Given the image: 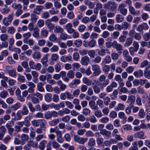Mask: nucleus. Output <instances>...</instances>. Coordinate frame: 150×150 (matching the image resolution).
<instances>
[{
	"label": "nucleus",
	"mask_w": 150,
	"mask_h": 150,
	"mask_svg": "<svg viewBox=\"0 0 150 150\" xmlns=\"http://www.w3.org/2000/svg\"><path fill=\"white\" fill-rule=\"evenodd\" d=\"M124 19V17L122 15L118 14L116 16L115 21L117 23L121 22L123 21Z\"/></svg>",
	"instance_id": "412c9836"
},
{
	"label": "nucleus",
	"mask_w": 150,
	"mask_h": 150,
	"mask_svg": "<svg viewBox=\"0 0 150 150\" xmlns=\"http://www.w3.org/2000/svg\"><path fill=\"white\" fill-rule=\"evenodd\" d=\"M99 85V84L98 86L96 85H94L93 86V89L95 93L97 94L99 93L100 91V88H99L98 86Z\"/></svg>",
	"instance_id": "c03bdc74"
},
{
	"label": "nucleus",
	"mask_w": 150,
	"mask_h": 150,
	"mask_svg": "<svg viewBox=\"0 0 150 150\" xmlns=\"http://www.w3.org/2000/svg\"><path fill=\"white\" fill-rule=\"evenodd\" d=\"M47 141L43 140L41 141L39 144L38 147L40 150H44L45 147V145L47 143Z\"/></svg>",
	"instance_id": "4468645a"
},
{
	"label": "nucleus",
	"mask_w": 150,
	"mask_h": 150,
	"mask_svg": "<svg viewBox=\"0 0 150 150\" xmlns=\"http://www.w3.org/2000/svg\"><path fill=\"white\" fill-rule=\"evenodd\" d=\"M44 115L45 118L46 119H49L52 117L51 112L49 111L46 112Z\"/></svg>",
	"instance_id": "13d9d810"
},
{
	"label": "nucleus",
	"mask_w": 150,
	"mask_h": 150,
	"mask_svg": "<svg viewBox=\"0 0 150 150\" xmlns=\"http://www.w3.org/2000/svg\"><path fill=\"white\" fill-rule=\"evenodd\" d=\"M18 77L17 80L20 82L23 83L25 82V78L24 76H21L20 74H18Z\"/></svg>",
	"instance_id": "603ef678"
},
{
	"label": "nucleus",
	"mask_w": 150,
	"mask_h": 150,
	"mask_svg": "<svg viewBox=\"0 0 150 150\" xmlns=\"http://www.w3.org/2000/svg\"><path fill=\"white\" fill-rule=\"evenodd\" d=\"M67 75L70 79H73L74 77L75 73L72 70L69 71L67 73Z\"/></svg>",
	"instance_id": "58836bf2"
},
{
	"label": "nucleus",
	"mask_w": 150,
	"mask_h": 150,
	"mask_svg": "<svg viewBox=\"0 0 150 150\" xmlns=\"http://www.w3.org/2000/svg\"><path fill=\"white\" fill-rule=\"evenodd\" d=\"M113 48H115L118 51H120V53H121L122 52H121V51L122 50V47L120 44H118L116 41H114V44L113 47Z\"/></svg>",
	"instance_id": "9b49d317"
},
{
	"label": "nucleus",
	"mask_w": 150,
	"mask_h": 150,
	"mask_svg": "<svg viewBox=\"0 0 150 150\" xmlns=\"http://www.w3.org/2000/svg\"><path fill=\"white\" fill-rule=\"evenodd\" d=\"M141 96L143 98V102H145V100L148 98V95L144 91H143L141 90Z\"/></svg>",
	"instance_id": "49530a36"
},
{
	"label": "nucleus",
	"mask_w": 150,
	"mask_h": 150,
	"mask_svg": "<svg viewBox=\"0 0 150 150\" xmlns=\"http://www.w3.org/2000/svg\"><path fill=\"white\" fill-rule=\"evenodd\" d=\"M117 6V4L113 1H108L107 4L104 5V8L106 9L112 11L116 10Z\"/></svg>",
	"instance_id": "f257e3e1"
},
{
	"label": "nucleus",
	"mask_w": 150,
	"mask_h": 150,
	"mask_svg": "<svg viewBox=\"0 0 150 150\" xmlns=\"http://www.w3.org/2000/svg\"><path fill=\"white\" fill-rule=\"evenodd\" d=\"M109 80L107 79L103 81V83H100L99 85L100 86V88L101 89H103L104 87H106L107 85L109 84Z\"/></svg>",
	"instance_id": "4be33fe9"
},
{
	"label": "nucleus",
	"mask_w": 150,
	"mask_h": 150,
	"mask_svg": "<svg viewBox=\"0 0 150 150\" xmlns=\"http://www.w3.org/2000/svg\"><path fill=\"white\" fill-rule=\"evenodd\" d=\"M21 107V103H17L11 106V108L13 110H16L19 109Z\"/></svg>",
	"instance_id": "473e14b6"
},
{
	"label": "nucleus",
	"mask_w": 150,
	"mask_h": 150,
	"mask_svg": "<svg viewBox=\"0 0 150 150\" xmlns=\"http://www.w3.org/2000/svg\"><path fill=\"white\" fill-rule=\"evenodd\" d=\"M6 131V129L4 126H0V140H2Z\"/></svg>",
	"instance_id": "9d476101"
},
{
	"label": "nucleus",
	"mask_w": 150,
	"mask_h": 150,
	"mask_svg": "<svg viewBox=\"0 0 150 150\" xmlns=\"http://www.w3.org/2000/svg\"><path fill=\"white\" fill-rule=\"evenodd\" d=\"M74 139L75 142L80 144H83L87 141L88 139L87 138L81 137L76 135L74 136Z\"/></svg>",
	"instance_id": "f03ea898"
},
{
	"label": "nucleus",
	"mask_w": 150,
	"mask_h": 150,
	"mask_svg": "<svg viewBox=\"0 0 150 150\" xmlns=\"http://www.w3.org/2000/svg\"><path fill=\"white\" fill-rule=\"evenodd\" d=\"M43 85V84L42 83H38L37 85V89L38 90L41 92H43L44 91V88L42 87V86Z\"/></svg>",
	"instance_id": "864d4df0"
},
{
	"label": "nucleus",
	"mask_w": 150,
	"mask_h": 150,
	"mask_svg": "<svg viewBox=\"0 0 150 150\" xmlns=\"http://www.w3.org/2000/svg\"><path fill=\"white\" fill-rule=\"evenodd\" d=\"M133 40L132 38L131 37L127 38L125 44L124 46H129L132 43Z\"/></svg>",
	"instance_id": "2f4dec72"
},
{
	"label": "nucleus",
	"mask_w": 150,
	"mask_h": 150,
	"mask_svg": "<svg viewBox=\"0 0 150 150\" xmlns=\"http://www.w3.org/2000/svg\"><path fill=\"white\" fill-rule=\"evenodd\" d=\"M45 24L47 26L48 28L50 30H52L54 28V25L52 24L50 21V20L48 19L45 21Z\"/></svg>",
	"instance_id": "aec40b11"
},
{
	"label": "nucleus",
	"mask_w": 150,
	"mask_h": 150,
	"mask_svg": "<svg viewBox=\"0 0 150 150\" xmlns=\"http://www.w3.org/2000/svg\"><path fill=\"white\" fill-rule=\"evenodd\" d=\"M43 7L42 5H37L36 8H35L33 12L35 14H39L41 11L43 9Z\"/></svg>",
	"instance_id": "a211bd4d"
},
{
	"label": "nucleus",
	"mask_w": 150,
	"mask_h": 150,
	"mask_svg": "<svg viewBox=\"0 0 150 150\" xmlns=\"http://www.w3.org/2000/svg\"><path fill=\"white\" fill-rule=\"evenodd\" d=\"M89 105L90 107L94 111L98 110V107L95 104V103L94 101L91 100L89 102Z\"/></svg>",
	"instance_id": "6ab92c4d"
},
{
	"label": "nucleus",
	"mask_w": 150,
	"mask_h": 150,
	"mask_svg": "<svg viewBox=\"0 0 150 150\" xmlns=\"http://www.w3.org/2000/svg\"><path fill=\"white\" fill-rule=\"evenodd\" d=\"M57 83L59 86V88L61 90L63 91L66 88V85L63 84L61 80L58 81L57 82Z\"/></svg>",
	"instance_id": "b1692460"
},
{
	"label": "nucleus",
	"mask_w": 150,
	"mask_h": 150,
	"mask_svg": "<svg viewBox=\"0 0 150 150\" xmlns=\"http://www.w3.org/2000/svg\"><path fill=\"white\" fill-rule=\"evenodd\" d=\"M72 25L71 23L67 24L65 26L64 29L67 32L70 34H72L75 31V30L72 28Z\"/></svg>",
	"instance_id": "39448f33"
},
{
	"label": "nucleus",
	"mask_w": 150,
	"mask_h": 150,
	"mask_svg": "<svg viewBox=\"0 0 150 150\" xmlns=\"http://www.w3.org/2000/svg\"><path fill=\"white\" fill-rule=\"evenodd\" d=\"M28 107L30 111L32 112H34L35 111V108L33 107V105L31 102H29L27 103Z\"/></svg>",
	"instance_id": "052dcab7"
},
{
	"label": "nucleus",
	"mask_w": 150,
	"mask_h": 150,
	"mask_svg": "<svg viewBox=\"0 0 150 150\" xmlns=\"http://www.w3.org/2000/svg\"><path fill=\"white\" fill-rule=\"evenodd\" d=\"M11 6L12 8L15 9H17L22 8V6L21 4H16L15 3L12 4Z\"/></svg>",
	"instance_id": "e433bc0d"
},
{
	"label": "nucleus",
	"mask_w": 150,
	"mask_h": 150,
	"mask_svg": "<svg viewBox=\"0 0 150 150\" xmlns=\"http://www.w3.org/2000/svg\"><path fill=\"white\" fill-rule=\"evenodd\" d=\"M89 47H95L96 45V41L93 39H92L88 42Z\"/></svg>",
	"instance_id": "680f3d73"
},
{
	"label": "nucleus",
	"mask_w": 150,
	"mask_h": 150,
	"mask_svg": "<svg viewBox=\"0 0 150 150\" xmlns=\"http://www.w3.org/2000/svg\"><path fill=\"white\" fill-rule=\"evenodd\" d=\"M90 110L89 109L85 108L83 109L82 113L83 115L85 116H87L90 115Z\"/></svg>",
	"instance_id": "09e8293b"
},
{
	"label": "nucleus",
	"mask_w": 150,
	"mask_h": 150,
	"mask_svg": "<svg viewBox=\"0 0 150 150\" xmlns=\"http://www.w3.org/2000/svg\"><path fill=\"white\" fill-rule=\"evenodd\" d=\"M143 9L146 11H150V4H147L143 6Z\"/></svg>",
	"instance_id": "774afa93"
},
{
	"label": "nucleus",
	"mask_w": 150,
	"mask_h": 150,
	"mask_svg": "<svg viewBox=\"0 0 150 150\" xmlns=\"http://www.w3.org/2000/svg\"><path fill=\"white\" fill-rule=\"evenodd\" d=\"M95 144V139L93 138H91L89 140L88 145L90 147L93 146Z\"/></svg>",
	"instance_id": "a19ab883"
},
{
	"label": "nucleus",
	"mask_w": 150,
	"mask_h": 150,
	"mask_svg": "<svg viewBox=\"0 0 150 150\" xmlns=\"http://www.w3.org/2000/svg\"><path fill=\"white\" fill-rule=\"evenodd\" d=\"M81 82L80 80L79 79H75L72 81V82L70 84V86L71 87H73L75 85L79 84Z\"/></svg>",
	"instance_id": "c9c22d12"
},
{
	"label": "nucleus",
	"mask_w": 150,
	"mask_h": 150,
	"mask_svg": "<svg viewBox=\"0 0 150 150\" xmlns=\"http://www.w3.org/2000/svg\"><path fill=\"white\" fill-rule=\"evenodd\" d=\"M8 95V93L7 91L6 90L3 91L0 93V96L3 98H5Z\"/></svg>",
	"instance_id": "3c124183"
},
{
	"label": "nucleus",
	"mask_w": 150,
	"mask_h": 150,
	"mask_svg": "<svg viewBox=\"0 0 150 150\" xmlns=\"http://www.w3.org/2000/svg\"><path fill=\"white\" fill-rule=\"evenodd\" d=\"M59 122V119H54L49 122V124L50 125L54 126L56 125Z\"/></svg>",
	"instance_id": "c756f323"
},
{
	"label": "nucleus",
	"mask_w": 150,
	"mask_h": 150,
	"mask_svg": "<svg viewBox=\"0 0 150 150\" xmlns=\"http://www.w3.org/2000/svg\"><path fill=\"white\" fill-rule=\"evenodd\" d=\"M38 18V16H36L35 14H32L31 15V20L33 23H36Z\"/></svg>",
	"instance_id": "e2e57ef3"
},
{
	"label": "nucleus",
	"mask_w": 150,
	"mask_h": 150,
	"mask_svg": "<svg viewBox=\"0 0 150 150\" xmlns=\"http://www.w3.org/2000/svg\"><path fill=\"white\" fill-rule=\"evenodd\" d=\"M52 145L53 147L55 149H57L59 148L60 145L57 142L54 140L52 143Z\"/></svg>",
	"instance_id": "bf43d9fd"
},
{
	"label": "nucleus",
	"mask_w": 150,
	"mask_h": 150,
	"mask_svg": "<svg viewBox=\"0 0 150 150\" xmlns=\"http://www.w3.org/2000/svg\"><path fill=\"white\" fill-rule=\"evenodd\" d=\"M70 110L67 108H64L62 110H59L58 112V115L61 116H63L64 114H67L70 113Z\"/></svg>",
	"instance_id": "0eeeda50"
},
{
	"label": "nucleus",
	"mask_w": 150,
	"mask_h": 150,
	"mask_svg": "<svg viewBox=\"0 0 150 150\" xmlns=\"http://www.w3.org/2000/svg\"><path fill=\"white\" fill-rule=\"evenodd\" d=\"M0 38L1 41H5L8 39V35L6 34H2L0 35Z\"/></svg>",
	"instance_id": "69168bd1"
},
{
	"label": "nucleus",
	"mask_w": 150,
	"mask_h": 150,
	"mask_svg": "<svg viewBox=\"0 0 150 150\" xmlns=\"http://www.w3.org/2000/svg\"><path fill=\"white\" fill-rule=\"evenodd\" d=\"M4 71L7 73L9 75L12 77H14L16 76L17 72L15 68H13L10 70H4Z\"/></svg>",
	"instance_id": "6e6552de"
},
{
	"label": "nucleus",
	"mask_w": 150,
	"mask_h": 150,
	"mask_svg": "<svg viewBox=\"0 0 150 150\" xmlns=\"http://www.w3.org/2000/svg\"><path fill=\"white\" fill-rule=\"evenodd\" d=\"M83 82L86 84L87 86L91 85L92 81L91 80H89L86 78H83L82 80Z\"/></svg>",
	"instance_id": "7c9ffc66"
},
{
	"label": "nucleus",
	"mask_w": 150,
	"mask_h": 150,
	"mask_svg": "<svg viewBox=\"0 0 150 150\" xmlns=\"http://www.w3.org/2000/svg\"><path fill=\"white\" fill-rule=\"evenodd\" d=\"M47 122L44 119H40L39 122V125L40 127L42 129V130L45 131L47 128L46 127V124Z\"/></svg>",
	"instance_id": "ddd939ff"
},
{
	"label": "nucleus",
	"mask_w": 150,
	"mask_h": 150,
	"mask_svg": "<svg viewBox=\"0 0 150 150\" xmlns=\"http://www.w3.org/2000/svg\"><path fill=\"white\" fill-rule=\"evenodd\" d=\"M144 75L146 78L149 79L150 78V69L148 70L147 69H145L144 71Z\"/></svg>",
	"instance_id": "6e6d98bb"
},
{
	"label": "nucleus",
	"mask_w": 150,
	"mask_h": 150,
	"mask_svg": "<svg viewBox=\"0 0 150 150\" xmlns=\"http://www.w3.org/2000/svg\"><path fill=\"white\" fill-rule=\"evenodd\" d=\"M108 51V49H102L99 50L98 52V54L100 55L103 56L105 55L106 53L105 51L107 52Z\"/></svg>",
	"instance_id": "8fccbe9b"
},
{
	"label": "nucleus",
	"mask_w": 150,
	"mask_h": 150,
	"mask_svg": "<svg viewBox=\"0 0 150 150\" xmlns=\"http://www.w3.org/2000/svg\"><path fill=\"white\" fill-rule=\"evenodd\" d=\"M89 61V58L88 56H84L81 57V63L83 65H87Z\"/></svg>",
	"instance_id": "423d86ee"
},
{
	"label": "nucleus",
	"mask_w": 150,
	"mask_h": 150,
	"mask_svg": "<svg viewBox=\"0 0 150 150\" xmlns=\"http://www.w3.org/2000/svg\"><path fill=\"white\" fill-rule=\"evenodd\" d=\"M13 19V15L10 14L7 17L3 19L2 23L5 25L8 26L11 23Z\"/></svg>",
	"instance_id": "7ed1b4c3"
},
{
	"label": "nucleus",
	"mask_w": 150,
	"mask_h": 150,
	"mask_svg": "<svg viewBox=\"0 0 150 150\" xmlns=\"http://www.w3.org/2000/svg\"><path fill=\"white\" fill-rule=\"evenodd\" d=\"M31 117L30 116L26 117L24 121H23V124L25 126L27 127H29L30 125V120Z\"/></svg>",
	"instance_id": "dca6fc26"
},
{
	"label": "nucleus",
	"mask_w": 150,
	"mask_h": 150,
	"mask_svg": "<svg viewBox=\"0 0 150 150\" xmlns=\"http://www.w3.org/2000/svg\"><path fill=\"white\" fill-rule=\"evenodd\" d=\"M54 28V32L56 33H62L64 32L63 29L59 25L56 26Z\"/></svg>",
	"instance_id": "5701e85b"
},
{
	"label": "nucleus",
	"mask_w": 150,
	"mask_h": 150,
	"mask_svg": "<svg viewBox=\"0 0 150 150\" xmlns=\"http://www.w3.org/2000/svg\"><path fill=\"white\" fill-rule=\"evenodd\" d=\"M39 29L38 27H35L34 29V32L33 33V36L35 38H38L39 36Z\"/></svg>",
	"instance_id": "a878e982"
},
{
	"label": "nucleus",
	"mask_w": 150,
	"mask_h": 150,
	"mask_svg": "<svg viewBox=\"0 0 150 150\" xmlns=\"http://www.w3.org/2000/svg\"><path fill=\"white\" fill-rule=\"evenodd\" d=\"M48 30L46 29H42L41 32V35L43 38L46 37L48 34Z\"/></svg>",
	"instance_id": "a18cd8bd"
},
{
	"label": "nucleus",
	"mask_w": 150,
	"mask_h": 150,
	"mask_svg": "<svg viewBox=\"0 0 150 150\" xmlns=\"http://www.w3.org/2000/svg\"><path fill=\"white\" fill-rule=\"evenodd\" d=\"M21 141L23 142V145L25 143V141L28 140V136L27 135L23 134L21 136Z\"/></svg>",
	"instance_id": "79ce46f5"
},
{
	"label": "nucleus",
	"mask_w": 150,
	"mask_h": 150,
	"mask_svg": "<svg viewBox=\"0 0 150 150\" xmlns=\"http://www.w3.org/2000/svg\"><path fill=\"white\" fill-rule=\"evenodd\" d=\"M103 65V70L105 73H108L110 70V65L105 64H102Z\"/></svg>",
	"instance_id": "c85d7f7f"
},
{
	"label": "nucleus",
	"mask_w": 150,
	"mask_h": 150,
	"mask_svg": "<svg viewBox=\"0 0 150 150\" xmlns=\"http://www.w3.org/2000/svg\"><path fill=\"white\" fill-rule=\"evenodd\" d=\"M56 133L57 135V140L59 143H63L64 140L62 136V133L61 132L59 131H57L56 132Z\"/></svg>",
	"instance_id": "1a4fd4ad"
},
{
	"label": "nucleus",
	"mask_w": 150,
	"mask_h": 150,
	"mask_svg": "<svg viewBox=\"0 0 150 150\" xmlns=\"http://www.w3.org/2000/svg\"><path fill=\"white\" fill-rule=\"evenodd\" d=\"M33 57L35 59H39L40 58L41 53L39 52H36L33 53L32 54Z\"/></svg>",
	"instance_id": "72a5a7b5"
},
{
	"label": "nucleus",
	"mask_w": 150,
	"mask_h": 150,
	"mask_svg": "<svg viewBox=\"0 0 150 150\" xmlns=\"http://www.w3.org/2000/svg\"><path fill=\"white\" fill-rule=\"evenodd\" d=\"M111 62V59L110 57L107 55L106 56L103 60L102 62V64H109Z\"/></svg>",
	"instance_id": "2eb2a0df"
},
{
	"label": "nucleus",
	"mask_w": 150,
	"mask_h": 150,
	"mask_svg": "<svg viewBox=\"0 0 150 150\" xmlns=\"http://www.w3.org/2000/svg\"><path fill=\"white\" fill-rule=\"evenodd\" d=\"M14 143L15 144H21V145H23V142H22L21 140H20L19 139L17 138H15L14 140Z\"/></svg>",
	"instance_id": "0e129e2a"
},
{
	"label": "nucleus",
	"mask_w": 150,
	"mask_h": 150,
	"mask_svg": "<svg viewBox=\"0 0 150 150\" xmlns=\"http://www.w3.org/2000/svg\"><path fill=\"white\" fill-rule=\"evenodd\" d=\"M129 10L131 13L133 15H135L137 13L139 14L140 13L139 11H137L138 13H137V12L135 11V9L132 6L129 7Z\"/></svg>",
	"instance_id": "37998d69"
},
{
	"label": "nucleus",
	"mask_w": 150,
	"mask_h": 150,
	"mask_svg": "<svg viewBox=\"0 0 150 150\" xmlns=\"http://www.w3.org/2000/svg\"><path fill=\"white\" fill-rule=\"evenodd\" d=\"M23 115L21 113L20 110L18 111L16 114V116L15 117V119L16 120H20L22 118Z\"/></svg>",
	"instance_id": "ea45409f"
},
{
	"label": "nucleus",
	"mask_w": 150,
	"mask_h": 150,
	"mask_svg": "<svg viewBox=\"0 0 150 150\" xmlns=\"http://www.w3.org/2000/svg\"><path fill=\"white\" fill-rule=\"evenodd\" d=\"M31 34L30 32H27L23 34V37L24 38L23 39V42L28 39L31 36Z\"/></svg>",
	"instance_id": "4c0bfd02"
},
{
	"label": "nucleus",
	"mask_w": 150,
	"mask_h": 150,
	"mask_svg": "<svg viewBox=\"0 0 150 150\" xmlns=\"http://www.w3.org/2000/svg\"><path fill=\"white\" fill-rule=\"evenodd\" d=\"M47 55H46L42 57L41 61V63L42 64L43 66L46 67L47 66V62H48V58L47 57Z\"/></svg>",
	"instance_id": "bb28decb"
},
{
	"label": "nucleus",
	"mask_w": 150,
	"mask_h": 150,
	"mask_svg": "<svg viewBox=\"0 0 150 150\" xmlns=\"http://www.w3.org/2000/svg\"><path fill=\"white\" fill-rule=\"evenodd\" d=\"M24 43H26L31 46L33 45L35 43V41L32 39H29L24 42Z\"/></svg>",
	"instance_id": "4d7b16f0"
},
{
	"label": "nucleus",
	"mask_w": 150,
	"mask_h": 150,
	"mask_svg": "<svg viewBox=\"0 0 150 150\" xmlns=\"http://www.w3.org/2000/svg\"><path fill=\"white\" fill-rule=\"evenodd\" d=\"M52 95L51 93H47L45 96V99L46 101L48 103L50 102L52 100Z\"/></svg>",
	"instance_id": "cd10ccee"
},
{
	"label": "nucleus",
	"mask_w": 150,
	"mask_h": 150,
	"mask_svg": "<svg viewBox=\"0 0 150 150\" xmlns=\"http://www.w3.org/2000/svg\"><path fill=\"white\" fill-rule=\"evenodd\" d=\"M40 120H34L31 122L32 125L34 126L38 127L39 125Z\"/></svg>",
	"instance_id": "338daca9"
},
{
	"label": "nucleus",
	"mask_w": 150,
	"mask_h": 150,
	"mask_svg": "<svg viewBox=\"0 0 150 150\" xmlns=\"http://www.w3.org/2000/svg\"><path fill=\"white\" fill-rule=\"evenodd\" d=\"M100 134L103 135H104L106 137V139H108L110 137L111 132L105 129H103L100 131Z\"/></svg>",
	"instance_id": "f8f14e48"
},
{
	"label": "nucleus",
	"mask_w": 150,
	"mask_h": 150,
	"mask_svg": "<svg viewBox=\"0 0 150 150\" xmlns=\"http://www.w3.org/2000/svg\"><path fill=\"white\" fill-rule=\"evenodd\" d=\"M121 26L122 29L125 30L127 29L130 26V24L126 22H124L122 23Z\"/></svg>",
	"instance_id": "f704fd0d"
},
{
	"label": "nucleus",
	"mask_w": 150,
	"mask_h": 150,
	"mask_svg": "<svg viewBox=\"0 0 150 150\" xmlns=\"http://www.w3.org/2000/svg\"><path fill=\"white\" fill-rule=\"evenodd\" d=\"M95 111L94 115L97 117H102L103 115L100 110H97Z\"/></svg>",
	"instance_id": "5fc2aeb1"
},
{
	"label": "nucleus",
	"mask_w": 150,
	"mask_h": 150,
	"mask_svg": "<svg viewBox=\"0 0 150 150\" xmlns=\"http://www.w3.org/2000/svg\"><path fill=\"white\" fill-rule=\"evenodd\" d=\"M72 57L71 56H62L61 57V60L62 62H69V61H72Z\"/></svg>",
	"instance_id": "f3484780"
},
{
	"label": "nucleus",
	"mask_w": 150,
	"mask_h": 150,
	"mask_svg": "<svg viewBox=\"0 0 150 150\" xmlns=\"http://www.w3.org/2000/svg\"><path fill=\"white\" fill-rule=\"evenodd\" d=\"M92 69L94 71L93 75L94 76H98L100 73L101 70L98 65H93L92 66Z\"/></svg>",
	"instance_id": "20e7f679"
},
{
	"label": "nucleus",
	"mask_w": 150,
	"mask_h": 150,
	"mask_svg": "<svg viewBox=\"0 0 150 150\" xmlns=\"http://www.w3.org/2000/svg\"><path fill=\"white\" fill-rule=\"evenodd\" d=\"M23 115H28L29 112V110L25 105H23L21 110H20Z\"/></svg>",
	"instance_id": "393cba45"
},
{
	"label": "nucleus",
	"mask_w": 150,
	"mask_h": 150,
	"mask_svg": "<svg viewBox=\"0 0 150 150\" xmlns=\"http://www.w3.org/2000/svg\"><path fill=\"white\" fill-rule=\"evenodd\" d=\"M74 45L77 47H80L82 44V41L81 40L77 39L75 40L74 42Z\"/></svg>",
	"instance_id": "de8ad7c7"
}]
</instances>
